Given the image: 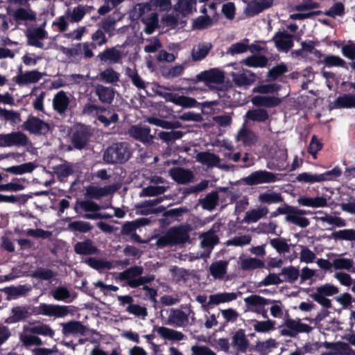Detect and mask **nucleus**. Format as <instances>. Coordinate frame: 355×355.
Instances as JSON below:
<instances>
[{"mask_svg":"<svg viewBox=\"0 0 355 355\" xmlns=\"http://www.w3.org/2000/svg\"><path fill=\"white\" fill-rule=\"evenodd\" d=\"M52 296L55 300L67 302L71 293L67 287L60 286L52 291Z\"/></svg>","mask_w":355,"mask_h":355,"instance_id":"nucleus-64","label":"nucleus"},{"mask_svg":"<svg viewBox=\"0 0 355 355\" xmlns=\"http://www.w3.org/2000/svg\"><path fill=\"white\" fill-rule=\"evenodd\" d=\"M28 137L21 131H13L8 134H0V147H28L31 146Z\"/></svg>","mask_w":355,"mask_h":355,"instance_id":"nucleus-4","label":"nucleus"},{"mask_svg":"<svg viewBox=\"0 0 355 355\" xmlns=\"http://www.w3.org/2000/svg\"><path fill=\"white\" fill-rule=\"evenodd\" d=\"M294 35L286 31H278L272 37L275 46L279 51L288 52L294 45Z\"/></svg>","mask_w":355,"mask_h":355,"instance_id":"nucleus-16","label":"nucleus"},{"mask_svg":"<svg viewBox=\"0 0 355 355\" xmlns=\"http://www.w3.org/2000/svg\"><path fill=\"white\" fill-rule=\"evenodd\" d=\"M25 183L28 184V182L25 178H12L11 182L4 184L5 191L16 192L21 191L26 187Z\"/></svg>","mask_w":355,"mask_h":355,"instance_id":"nucleus-53","label":"nucleus"},{"mask_svg":"<svg viewBox=\"0 0 355 355\" xmlns=\"http://www.w3.org/2000/svg\"><path fill=\"white\" fill-rule=\"evenodd\" d=\"M269 210L266 206H261L257 209H253L246 212L244 221L247 223H256L266 216Z\"/></svg>","mask_w":355,"mask_h":355,"instance_id":"nucleus-36","label":"nucleus"},{"mask_svg":"<svg viewBox=\"0 0 355 355\" xmlns=\"http://www.w3.org/2000/svg\"><path fill=\"white\" fill-rule=\"evenodd\" d=\"M219 196L217 191L207 193L202 199H200L199 203L203 209L212 211L218 204Z\"/></svg>","mask_w":355,"mask_h":355,"instance_id":"nucleus-37","label":"nucleus"},{"mask_svg":"<svg viewBox=\"0 0 355 355\" xmlns=\"http://www.w3.org/2000/svg\"><path fill=\"white\" fill-rule=\"evenodd\" d=\"M273 5V0H254L250 1L245 10L247 17H254Z\"/></svg>","mask_w":355,"mask_h":355,"instance_id":"nucleus-17","label":"nucleus"},{"mask_svg":"<svg viewBox=\"0 0 355 355\" xmlns=\"http://www.w3.org/2000/svg\"><path fill=\"white\" fill-rule=\"evenodd\" d=\"M112 186L105 187H97L95 186H88L86 189L85 196L90 199L99 200L102 197L114 192Z\"/></svg>","mask_w":355,"mask_h":355,"instance_id":"nucleus-30","label":"nucleus"},{"mask_svg":"<svg viewBox=\"0 0 355 355\" xmlns=\"http://www.w3.org/2000/svg\"><path fill=\"white\" fill-rule=\"evenodd\" d=\"M238 138L245 146L254 145L258 141L257 135L254 132L246 128L241 129L239 132Z\"/></svg>","mask_w":355,"mask_h":355,"instance_id":"nucleus-45","label":"nucleus"},{"mask_svg":"<svg viewBox=\"0 0 355 355\" xmlns=\"http://www.w3.org/2000/svg\"><path fill=\"white\" fill-rule=\"evenodd\" d=\"M20 340L25 347L41 346L43 345L42 339L35 334H25L20 336Z\"/></svg>","mask_w":355,"mask_h":355,"instance_id":"nucleus-62","label":"nucleus"},{"mask_svg":"<svg viewBox=\"0 0 355 355\" xmlns=\"http://www.w3.org/2000/svg\"><path fill=\"white\" fill-rule=\"evenodd\" d=\"M227 263L225 261H219L214 263L210 266V273L216 279H221L227 272Z\"/></svg>","mask_w":355,"mask_h":355,"instance_id":"nucleus-49","label":"nucleus"},{"mask_svg":"<svg viewBox=\"0 0 355 355\" xmlns=\"http://www.w3.org/2000/svg\"><path fill=\"white\" fill-rule=\"evenodd\" d=\"M132 156L130 144L125 141L113 143L103 153V159L107 164H124Z\"/></svg>","mask_w":355,"mask_h":355,"instance_id":"nucleus-2","label":"nucleus"},{"mask_svg":"<svg viewBox=\"0 0 355 355\" xmlns=\"http://www.w3.org/2000/svg\"><path fill=\"white\" fill-rule=\"evenodd\" d=\"M157 331L163 338L168 340L180 341L185 338L184 334L181 331H178L164 327H158Z\"/></svg>","mask_w":355,"mask_h":355,"instance_id":"nucleus-38","label":"nucleus"},{"mask_svg":"<svg viewBox=\"0 0 355 355\" xmlns=\"http://www.w3.org/2000/svg\"><path fill=\"white\" fill-rule=\"evenodd\" d=\"M224 79L223 72L216 69H211L200 72L195 78L189 79V81L193 85L198 82H203L206 86L212 88L213 84H222Z\"/></svg>","mask_w":355,"mask_h":355,"instance_id":"nucleus-5","label":"nucleus"},{"mask_svg":"<svg viewBox=\"0 0 355 355\" xmlns=\"http://www.w3.org/2000/svg\"><path fill=\"white\" fill-rule=\"evenodd\" d=\"M244 302L251 311L261 315L263 318L268 319V311L263 306L272 303L274 301L258 295H251L245 297Z\"/></svg>","mask_w":355,"mask_h":355,"instance_id":"nucleus-8","label":"nucleus"},{"mask_svg":"<svg viewBox=\"0 0 355 355\" xmlns=\"http://www.w3.org/2000/svg\"><path fill=\"white\" fill-rule=\"evenodd\" d=\"M289 215L286 216L285 220L286 222L294 224L302 228L308 227L310 224L309 220L302 216L306 214V211L303 209H297L294 206L288 205Z\"/></svg>","mask_w":355,"mask_h":355,"instance_id":"nucleus-11","label":"nucleus"},{"mask_svg":"<svg viewBox=\"0 0 355 355\" xmlns=\"http://www.w3.org/2000/svg\"><path fill=\"white\" fill-rule=\"evenodd\" d=\"M71 306L54 304L40 303L33 306L34 315H42L55 318H64L71 313Z\"/></svg>","mask_w":355,"mask_h":355,"instance_id":"nucleus-3","label":"nucleus"},{"mask_svg":"<svg viewBox=\"0 0 355 355\" xmlns=\"http://www.w3.org/2000/svg\"><path fill=\"white\" fill-rule=\"evenodd\" d=\"M254 329L257 332L266 333L275 329L276 322L275 320H267L264 321H258L254 320Z\"/></svg>","mask_w":355,"mask_h":355,"instance_id":"nucleus-54","label":"nucleus"},{"mask_svg":"<svg viewBox=\"0 0 355 355\" xmlns=\"http://www.w3.org/2000/svg\"><path fill=\"white\" fill-rule=\"evenodd\" d=\"M255 73L250 72V77L245 73H240L234 78L235 84L239 87L248 86L252 85L255 81Z\"/></svg>","mask_w":355,"mask_h":355,"instance_id":"nucleus-63","label":"nucleus"},{"mask_svg":"<svg viewBox=\"0 0 355 355\" xmlns=\"http://www.w3.org/2000/svg\"><path fill=\"white\" fill-rule=\"evenodd\" d=\"M24 330L26 333L48 336L51 338L55 336V331L50 327V325L43 323L40 320L30 321L29 327H24Z\"/></svg>","mask_w":355,"mask_h":355,"instance_id":"nucleus-12","label":"nucleus"},{"mask_svg":"<svg viewBox=\"0 0 355 355\" xmlns=\"http://www.w3.org/2000/svg\"><path fill=\"white\" fill-rule=\"evenodd\" d=\"M298 320L290 318L289 315L287 313V318L284 320V322L282 327H284L280 330V334L284 336H288L291 338H295L297 336Z\"/></svg>","mask_w":355,"mask_h":355,"instance_id":"nucleus-34","label":"nucleus"},{"mask_svg":"<svg viewBox=\"0 0 355 355\" xmlns=\"http://www.w3.org/2000/svg\"><path fill=\"white\" fill-rule=\"evenodd\" d=\"M70 99L67 93L62 90L54 95L53 98V108L60 114H65L69 106Z\"/></svg>","mask_w":355,"mask_h":355,"instance_id":"nucleus-19","label":"nucleus"},{"mask_svg":"<svg viewBox=\"0 0 355 355\" xmlns=\"http://www.w3.org/2000/svg\"><path fill=\"white\" fill-rule=\"evenodd\" d=\"M279 275L284 276V281L293 284L298 279L300 276V270L298 268L293 266L284 267Z\"/></svg>","mask_w":355,"mask_h":355,"instance_id":"nucleus-48","label":"nucleus"},{"mask_svg":"<svg viewBox=\"0 0 355 355\" xmlns=\"http://www.w3.org/2000/svg\"><path fill=\"white\" fill-rule=\"evenodd\" d=\"M277 175L268 171H257L243 178V182L248 186L257 185L263 183L275 182Z\"/></svg>","mask_w":355,"mask_h":355,"instance_id":"nucleus-10","label":"nucleus"},{"mask_svg":"<svg viewBox=\"0 0 355 355\" xmlns=\"http://www.w3.org/2000/svg\"><path fill=\"white\" fill-rule=\"evenodd\" d=\"M26 37L28 45L43 49L44 44L41 40L47 37V33L42 27H38L29 31L26 33Z\"/></svg>","mask_w":355,"mask_h":355,"instance_id":"nucleus-18","label":"nucleus"},{"mask_svg":"<svg viewBox=\"0 0 355 355\" xmlns=\"http://www.w3.org/2000/svg\"><path fill=\"white\" fill-rule=\"evenodd\" d=\"M258 200L261 203L276 204L284 202V198L280 193L266 191L260 193Z\"/></svg>","mask_w":355,"mask_h":355,"instance_id":"nucleus-43","label":"nucleus"},{"mask_svg":"<svg viewBox=\"0 0 355 355\" xmlns=\"http://www.w3.org/2000/svg\"><path fill=\"white\" fill-rule=\"evenodd\" d=\"M62 333L64 337L70 335L73 336H85L88 328L82 324L80 321L71 320L67 322L61 323Z\"/></svg>","mask_w":355,"mask_h":355,"instance_id":"nucleus-15","label":"nucleus"},{"mask_svg":"<svg viewBox=\"0 0 355 355\" xmlns=\"http://www.w3.org/2000/svg\"><path fill=\"white\" fill-rule=\"evenodd\" d=\"M13 19L17 22L22 21H35L37 19L36 14L31 10H27L24 8H19L13 13Z\"/></svg>","mask_w":355,"mask_h":355,"instance_id":"nucleus-42","label":"nucleus"},{"mask_svg":"<svg viewBox=\"0 0 355 355\" xmlns=\"http://www.w3.org/2000/svg\"><path fill=\"white\" fill-rule=\"evenodd\" d=\"M25 130L36 135L46 136L51 132V125L39 117L30 115L23 123Z\"/></svg>","mask_w":355,"mask_h":355,"instance_id":"nucleus-7","label":"nucleus"},{"mask_svg":"<svg viewBox=\"0 0 355 355\" xmlns=\"http://www.w3.org/2000/svg\"><path fill=\"white\" fill-rule=\"evenodd\" d=\"M192 228L189 224L171 227L166 232L158 237L156 244L159 248L176 246L188 242Z\"/></svg>","mask_w":355,"mask_h":355,"instance_id":"nucleus-1","label":"nucleus"},{"mask_svg":"<svg viewBox=\"0 0 355 355\" xmlns=\"http://www.w3.org/2000/svg\"><path fill=\"white\" fill-rule=\"evenodd\" d=\"M156 94L164 98L166 102L173 103L184 108L196 107L199 105V103L194 98L179 95L177 93L157 90Z\"/></svg>","mask_w":355,"mask_h":355,"instance_id":"nucleus-6","label":"nucleus"},{"mask_svg":"<svg viewBox=\"0 0 355 355\" xmlns=\"http://www.w3.org/2000/svg\"><path fill=\"white\" fill-rule=\"evenodd\" d=\"M213 24V19L209 15L199 16L193 20L192 27L193 29L203 30Z\"/></svg>","mask_w":355,"mask_h":355,"instance_id":"nucleus-58","label":"nucleus"},{"mask_svg":"<svg viewBox=\"0 0 355 355\" xmlns=\"http://www.w3.org/2000/svg\"><path fill=\"white\" fill-rule=\"evenodd\" d=\"M68 230L73 232L87 233L92 230L89 222L75 220L68 224Z\"/></svg>","mask_w":355,"mask_h":355,"instance_id":"nucleus-50","label":"nucleus"},{"mask_svg":"<svg viewBox=\"0 0 355 355\" xmlns=\"http://www.w3.org/2000/svg\"><path fill=\"white\" fill-rule=\"evenodd\" d=\"M333 104L337 109L355 107V96L349 94L339 96Z\"/></svg>","mask_w":355,"mask_h":355,"instance_id":"nucleus-41","label":"nucleus"},{"mask_svg":"<svg viewBox=\"0 0 355 355\" xmlns=\"http://www.w3.org/2000/svg\"><path fill=\"white\" fill-rule=\"evenodd\" d=\"M328 239L345 240V241H355V230L345 229L331 233L330 235L327 236Z\"/></svg>","mask_w":355,"mask_h":355,"instance_id":"nucleus-44","label":"nucleus"},{"mask_svg":"<svg viewBox=\"0 0 355 355\" xmlns=\"http://www.w3.org/2000/svg\"><path fill=\"white\" fill-rule=\"evenodd\" d=\"M43 76V73L37 70L27 71L24 73L21 71V67L19 68L17 76L13 77L12 80L18 85L23 86L31 83H37Z\"/></svg>","mask_w":355,"mask_h":355,"instance_id":"nucleus-13","label":"nucleus"},{"mask_svg":"<svg viewBox=\"0 0 355 355\" xmlns=\"http://www.w3.org/2000/svg\"><path fill=\"white\" fill-rule=\"evenodd\" d=\"M270 245L279 254L290 252V245L284 239L275 238L270 240Z\"/></svg>","mask_w":355,"mask_h":355,"instance_id":"nucleus-59","label":"nucleus"},{"mask_svg":"<svg viewBox=\"0 0 355 355\" xmlns=\"http://www.w3.org/2000/svg\"><path fill=\"white\" fill-rule=\"evenodd\" d=\"M245 117L247 120L258 123H265L269 120L270 116L266 110L263 108H256L249 110L246 112Z\"/></svg>","mask_w":355,"mask_h":355,"instance_id":"nucleus-32","label":"nucleus"},{"mask_svg":"<svg viewBox=\"0 0 355 355\" xmlns=\"http://www.w3.org/2000/svg\"><path fill=\"white\" fill-rule=\"evenodd\" d=\"M128 134L135 140L144 144H152L154 139L150 135V128L148 126L132 125L128 130Z\"/></svg>","mask_w":355,"mask_h":355,"instance_id":"nucleus-14","label":"nucleus"},{"mask_svg":"<svg viewBox=\"0 0 355 355\" xmlns=\"http://www.w3.org/2000/svg\"><path fill=\"white\" fill-rule=\"evenodd\" d=\"M120 74L112 67L107 68L99 73V78L105 83L114 84L119 80Z\"/></svg>","mask_w":355,"mask_h":355,"instance_id":"nucleus-46","label":"nucleus"},{"mask_svg":"<svg viewBox=\"0 0 355 355\" xmlns=\"http://www.w3.org/2000/svg\"><path fill=\"white\" fill-rule=\"evenodd\" d=\"M264 266V262L257 258L245 259L241 262V268L243 270H250L257 268H262Z\"/></svg>","mask_w":355,"mask_h":355,"instance_id":"nucleus-55","label":"nucleus"},{"mask_svg":"<svg viewBox=\"0 0 355 355\" xmlns=\"http://www.w3.org/2000/svg\"><path fill=\"white\" fill-rule=\"evenodd\" d=\"M92 136L89 126L80 124L74 128L71 135V144L76 149L82 150L88 144Z\"/></svg>","mask_w":355,"mask_h":355,"instance_id":"nucleus-9","label":"nucleus"},{"mask_svg":"<svg viewBox=\"0 0 355 355\" xmlns=\"http://www.w3.org/2000/svg\"><path fill=\"white\" fill-rule=\"evenodd\" d=\"M196 0H179L176 10L183 16L191 12L193 7L196 5Z\"/></svg>","mask_w":355,"mask_h":355,"instance_id":"nucleus-56","label":"nucleus"},{"mask_svg":"<svg viewBox=\"0 0 355 355\" xmlns=\"http://www.w3.org/2000/svg\"><path fill=\"white\" fill-rule=\"evenodd\" d=\"M213 46L210 42H202L198 44L197 48H193L191 52L192 59L194 61H200L204 59Z\"/></svg>","mask_w":355,"mask_h":355,"instance_id":"nucleus-40","label":"nucleus"},{"mask_svg":"<svg viewBox=\"0 0 355 355\" xmlns=\"http://www.w3.org/2000/svg\"><path fill=\"white\" fill-rule=\"evenodd\" d=\"M288 71L287 66L282 62L272 67L267 73V78L272 80H277L279 76H282Z\"/></svg>","mask_w":355,"mask_h":355,"instance_id":"nucleus-57","label":"nucleus"},{"mask_svg":"<svg viewBox=\"0 0 355 355\" xmlns=\"http://www.w3.org/2000/svg\"><path fill=\"white\" fill-rule=\"evenodd\" d=\"M322 62L327 67H340L346 69H348L346 62L338 55H326Z\"/></svg>","mask_w":355,"mask_h":355,"instance_id":"nucleus-52","label":"nucleus"},{"mask_svg":"<svg viewBox=\"0 0 355 355\" xmlns=\"http://www.w3.org/2000/svg\"><path fill=\"white\" fill-rule=\"evenodd\" d=\"M297 202L302 206L311 207H324L327 206V199L323 196L315 198L301 196L298 198Z\"/></svg>","mask_w":355,"mask_h":355,"instance_id":"nucleus-33","label":"nucleus"},{"mask_svg":"<svg viewBox=\"0 0 355 355\" xmlns=\"http://www.w3.org/2000/svg\"><path fill=\"white\" fill-rule=\"evenodd\" d=\"M162 201L161 198H156L154 200H145L142 202L139 206L138 208H140V214L141 215H149L152 214H158L163 212L166 208L164 206H159L158 207H153L156 206L159 203Z\"/></svg>","mask_w":355,"mask_h":355,"instance_id":"nucleus-23","label":"nucleus"},{"mask_svg":"<svg viewBox=\"0 0 355 355\" xmlns=\"http://www.w3.org/2000/svg\"><path fill=\"white\" fill-rule=\"evenodd\" d=\"M54 171L58 178H67L74 173L73 167L70 163H66L57 166L55 167Z\"/></svg>","mask_w":355,"mask_h":355,"instance_id":"nucleus-61","label":"nucleus"},{"mask_svg":"<svg viewBox=\"0 0 355 355\" xmlns=\"http://www.w3.org/2000/svg\"><path fill=\"white\" fill-rule=\"evenodd\" d=\"M146 24L144 31L147 34H152L158 26V15L157 12H150V15L143 19Z\"/></svg>","mask_w":355,"mask_h":355,"instance_id":"nucleus-51","label":"nucleus"},{"mask_svg":"<svg viewBox=\"0 0 355 355\" xmlns=\"http://www.w3.org/2000/svg\"><path fill=\"white\" fill-rule=\"evenodd\" d=\"M101 62H108L109 64L119 63L122 59L121 52L116 47L107 48L101 52L98 55Z\"/></svg>","mask_w":355,"mask_h":355,"instance_id":"nucleus-22","label":"nucleus"},{"mask_svg":"<svg viewBox=\"0 0 355 355\" xmlns=\"http://www.w3.org/2000/svg\"><path fill=\"white\" fill-rule=\"evenodd\" d=\"M35 168V165L32 162H27L17 166H12L3 168L6 172L15 174L21 175L26 173H31Z\"/></svg>","mask_w":355,"mask_h":355,"instance_id":"nucleus-47","label":"nucleus"},{"mask_svg":"<svg viewBox=\"0 0 355 355\" xmlns=\"http://www.w3.org/2000/svg\"><path fill=\"white\" fill-rule=\"evenodd\" d=\"M238 297L236 293H219L210 295L208 304L218 305L221 303L229 302L235 300Z\"/></svg>","mask_w":355,"mask_h":355,"instance_id":"nucleus-35","label":"nucleus"},{"mask_svg":"<svg viewBox=\"0 0 355 355\" xmlns=\"http://www.w3.org/2000/svg\"><path fill=\"white\" fill-rule=\"evenodd\" d=\"M232 345L236 348L238 352L242 353L246 352L249 347V341L246 338L244 329H239L234 334Z\"/></svg>","mask_w":355,"mask_h":355,"instance_id":"nucleus-26","label":"nucleus"},{"mask_svg":"<svg viewBox=\"0 0 355 355\" xmlns=\"http://www.w3.org/2000/svg\"><path fill=\"white\" fill-rule=\"evenodd\" d=\"M12 315L10 317V322L17 323L28 318L33 313V306H18L11 310Z\"/></svg>","mask_w":355,"mask_h":355,"instance_id":"nucleus-27","label":"nucleus"},{"mask_svg":"<svg viewBox=\"0 0 355 355\" xmlns=\"http://www.w3.org/2000/svg\"><path fill=\"white\" fill-rule=\"evenodd\" d=\"M189 323V315L182 310L171 309L168 317V324L175 327H186Z\"/></svg>","mask_w":355,"mask_h":355,"instance_id":"nucleus-20","label":"nucleus"},{"mask_svg":"<svg viewBox=\"0 0 355 355\" xmlns=\"http://www.w3.org/2000/svg\"><path fill=\"white\" fill-rule=\"evenodd\" d=\"M143 272L144 268L142 266H134L120 272L119 278L121 281H126L127 284L132 288V284L131 282L137 281V279L140 277Z\"/></svg>","mask_w":355,"mask_h":355,"instance_id":"nucleus-25","label":"nucleus"},{"mask_svg":"<svg viewBox=\"0 0 355 355\" xmlns=\"http://www.w3.org/2000/svg\"><path fill=\"white\" fill-rule=\"evenodd\" d=\"M197 160L207 165L209 168L217 166L220 163V158L214 153L209 152H201L197 155Z\"/></svg>","mask_w":355,"mask_h":355,"instance_id":"nucleus-39","label":"nucleus"},{"mask_svg":"<svg viewBox=\"0 0 355 355\" xmlns=\"http://www.w3.org/2000/svg\"><path fill=\"white\" fill-rule=\"evenodd\" d=\"M95 94L102 103L111 104L114 98V90L112 87L103 85H97Z\"/></svg>","mask_w":355,"mask_h":355,"instance_id":"nucleus-29","label":"nucleus"},{"mask_svg":"<svg viewBox=\"0 0 355 355\" xmlns=\"http://www.w3.org/2000/svg\"><path fill=\"white\" fill-rule=\"evenodd\" d=\"M172 179L178 184H187L193 179V173L189 169L178 167L172 168L169 171Z\"/></svg>","mask_w":355,"mask_h":355,"instance_id":"nucleus-21","label":"nucleus"},{"mask_svg":"<svg viewBox=\"0 0 355 355\" xmlns=\"http://www.w3.org/2000/svg\"><path fill=\"white\" fill-rule=\"evenodd\" d=\"M184 133L180 130H172L170 132L162 131L158 134L159 137L167 144L172 143L177 139H181Z\"/></svg>","mask_w":355,"mask_h":355,"instance_id":"nucleus-60","label":"nucleus"},{"mask_svg":"<svg viewBox=\"0 0 355 355\" xmlns=\"http://www.w3.org/2000/svg\"><path fill=\"white\" fill-rule=\"evenodd\" d=\"M252 104L257 107H274L279 105L281 99L276 96H254L251 100Z\"/></svg>","mask_w":355,"mask_h":355,"instance_id":"nucleus-28","label":"nucleus"},{"mask_svg":"<svg viewBox=\"0 0 355 355\" xmlns=\"http://www.w3.org/2000/svg\"><path fill=\"white\" fill-rule=\"evenodd\" d=\"M74 252L80 255H92L98 252V249L90 239L77 242L73 246Z\"/></svg>","mask_w":355,"mask_h":355,"instance_id":"nucleus-24","label":"nucleus"},{"mask_svg":"<svg viewBox=\"0 0 355 355\" xmlns=\"http://www.w3.org/2000/svg\"><path fill=\"white\" fill-rule=\"evenodd\" d=\"M245 66L254 68H263L268 65V58L260 53H255L247 57L242 62Z\"/></svg>","mask_w":355,"mask_h":355,"instance_id":"nucleus-31","label":"nucleus"}]
</instances>
